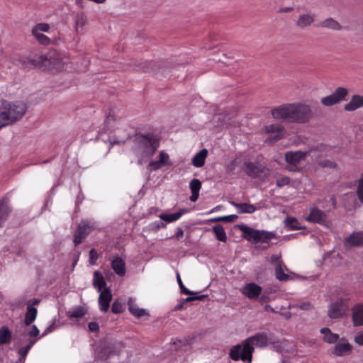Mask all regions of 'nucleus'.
Listing matches in <instances>:
<instances>
[{
    "mask_svg": "<svg viewBox=\"0 0 363 363\" xmlns=\"http://www.w3.org/2000/svg\"><path fill=\"white\" fill-rule=\"evenodd\" d=\"M352 350V347L350 343L340 342L335 346L333 353L336 356L341 357L350 352Z\"/></svg>",
    "mask_w": 363,
    "mask_h": 363,
    "instance_id": "a878e982",
    "label": "nucleus"
},
{
    "mask_svg": "<svg viewBox=\"0 0 363 363\" xmlns=\"http://www.w3.org/2000/svg\"><path fill=\"white\" fill-rule=\"evenodd\" d=\"M354 341L359 345L363 346V333L358 334L354 337Z\"/></svg>",
    "mask_w": 363,
    "mask_h": 363,
    "instance_id": "052dcab7",
    "label": "nucleus"
},
{
    "mask_svg": "<svg viewBox=\"0 0 363 363\" xmlns=\"http://www.w3.org/2000/svg\"><path fill=\"white\" fill-rule=\"evenodd\" d=\"M51 58V57L48 58L46 55H35L33 57L28 58V63L35 67L42 66L50 67L54 63Z\"/></svg>",
    "mask_w": 363,
    "mask_h": 363,
    "instance_id": "dca6fc26",
    "label": "nucleus"
},
{
    "mask_svg": "<svg viewBox=\"0 0 363 363\" xmlns=\"http://www.w3.org/2000/svg\"><path fill=\"white\" fill-rule=\"evenodd\" d=\"M269 301V297L264 295H262L259 298V301L261 303H266Z\"/></svg>",
    "mask_w": 363,
    "mask_h": 363,
    "instance_id": "338daca9",
    "label": "nucleus"
},
{
    "mask_svg": "<svg viewBox=\"0 0 363 363\" xmlns=\"http://www.w3.org/2000/svg\"><path fill=\"white\" fill-rule=\"evenodd\" d=\"M285 225L291 230H301L303 227L294 217H287L284 220Z\"/></svg>",
    "mask_w": 363,
    "mask_h": 363,
    "instance_id": "72a5a7b5",
    "label": "nucleus"
},
{
    "mask_svg": "<svg viewBox=\"0 0 363 363\" xmlns=\"http://www.w3.org/2000/svg\"><path fill=\"white\" fill-rule=\"evenodd\" d=\"M298 308L302 310H310L313 308L312 304L310 302H304L301 304H299Z\"/></svg>",
    "mask_w": 363,
    "mask_h": 363,
    "instance_id": "bf43d9fd",
    "label": "nucleus"
},
{
    "mask_svg": "<svg viewBox=\"0 0 363 363\" xmlns=\"http://www.w3.org/2000/svg\"><path fill=\"white\" fill-rule=\"evenodd\" d=\"M306 220L311 223L325 225L328 221V216L325 211L314 207L311 209Z\"/></svg>",
    "mask_w": 363,
    "mask_h": 363,
    "instance_id": "4468645a",
    "label": "nucleus"
},
{
    "mask_svg": "<svg viewBox=\"0 0 363 363\" xmlns=\"http://www.w3.org/2000/svg\"><path fill=\"white\" fill-rule=\"evenodd\" d=\"M230 203L238 209L239 213H252L257 210V208L250 203L235 201H230Z\"/></svg>",
    "mask_w": 363,
    "mask_h": 363,
    "instance_id": "b1692460",
    "label": "nucleus"
},
{
    "mask_svg": "<svg viewBox=\"0 0 363 363\" xmlns=\"http://www.w3.org/2000/svg\"><path fill=\"white\" fill-rule=\"evenodd\" d=\"M194 341V338L191 337H184L182 339H176L173 342V345L177 350L181 349L183 347L190 345Z\"/></svg>",
    "mask_w": 363,
    "mask_h": 363,
    "instance_id": "e433bc0d",
    "label": "nucleus"
},
{
    "mask_svg": "<svg viewBox=\"0 0 363 363\" xmlns=\"http://www.w3.org/2000/svg\"><path fill=\"white\" fill-rule=\"evenodd\" d=\"M314 21L315 14L303 13L298 16V18L296 22V26L301 29H303L311 26Z\"/></svg>",
    "mask_w": 363,
    "mask_h": 363,
    "instance_id": "6ab92c4d",
    "label": "nucleus"
},
{
    "mask_svg": "<svg viewBox=\"0 0 363 363\" xmlns=\"http://www.w3.org/2000/svg\"><path fill=\"white\" fill-rule=\"evenodd\" d=\"M127 69H132V70H136V71H143V72H148L149 68L147 67V62H143L140 65H130V67L127 68Z\"/></svg>",
    "mask_w": 363,
    "mask_h": 363,
    "instance_id": "de8ad7c7",
    "label": "nucleus"
},
{
    "mask_svg": "<svg viewBox=\"0 0 363 363\" xmlns=\"http://www.w3.org/2000/svg\"><path fill=\"white\" fill-rule=\"evenodd\" d=\"M120 352L116 350V344L111 341L101 342L96 354V359L101 361H106L114 355H119Z\"/></svg>",
    "mask_w": 363,
    "mask_h": 363,
    "instance_id": "0eeeda50",
    "label": "nucleus"
},
{
    "mask_svg": "<svg viewBox=\"0 0 363 363\" xmlns=\"http://www.w3.org/2000/svg\"><path fill=\"white\" fill-rule=\"evenodd\" d=\"M177 282H178V284L179 286V288H180V291H181V293L182 294H186V295H194L196 294L195 292H193L190 290H189L188 289H186L182 279H181V277H180V275L179 274V272L177 273Z\"/></svg>",
    "mask_w": 363,
    "mask_h": 363,
    "instance_id": "37998d69",
    "label": "nucleus"
},
{
    "mask_svg": "<svg viewBox=\"0 0 363 363\" xmlns=\"http://www.w3.org/2000/svg\"><path fill=\"white\" fill-rule=\"evenodd\" d=\"M26 106L23 103H13L0 99V120L6 125L19 121L26 113Z\"/></svg>",
    "mask_w": 363,
    "mask_h": 363,
    "instance_id": "20e7f679",
    "label": "nucleus"
},
{
    "mask_svg": "<svg viewBox=\"0 0 363 363\" xmlns=\"http://www.w3.org/2000/svg\"><path fill=\"white\" fill-rule=\"evenodd\" d=\"M89 330L91 333H99V325L96 322H90L88 325Z\"/></svg>",
    "mask_w": 363,
    "mask_h": 363,
    "instance_id": "864d4df0",
    "label": "nucleus"
},
{
    "mask_svg": "<svg viewBox=\"0 0 363 363\" xmlns=\"http://www.w3.org/2000/svg\"><path fill=\"white\" fill-rule=\"evenodd\" d=\"M38 42L43 45H48L50 43V39L42 33H31Z\"/></svg>",
    "mask_w": 363,
    "mask_h": 363,
    "instance_id": "ea45409f",
    "label": "nucleus"
},
{
    "mask_svg": "<svg viewBox=\"0 0 363 363\" xmlns=\"http://www.w3.org/2000/svg\"><path fill=\"white\" fill-rule=\"evenodd\" d=\"M184 235V230L182 228L179 227L177 229V232L174 235V238L177 240H179Z\"/></svg>",
    "mask_w": 363,
    "mask_h": 363,
    "instance_id": "680f3d73",
    "label": "nucleus"
},
{
    "mask_svg": "<svg viewBox=\"0 0 363 363\" xmlns=\"http://www.w3.org/2000/svg\"><path fill=\"white\" fill-rule=\"evenodd\" d=\"M345 247H358L363 245V232H354L345 238Z\"/></svg>",
    "mask_w": 363,
    "mask_h": 363,
    "instance_id": "f3484780",
    "label": "nucleus"
},
{
    "mask_svg": "<svg viewBox=\"0 0 363 363\" xmlns=\"http://www.w3.org/2000/svg\"><path fill=\"white\" fill-rule=\"evenodd\" d=\"M289 182H290L289 178L287 177H281L277 180V185L278 186H282L289 184Z\"/></svg>",
    "mask_w": 363,
    "mask_h": 363,
    "instance_id": "5fc2aeb1",
    "label": "nucleus"
},
{
    "mask_svg": "<svg viewBox=\"0 0 363 363\" xmlns=\"http://www.w3.org/2000/svg\"><path fill=\"white\" fill-rule=\"evenodd\" d=\"M38 310L33 305L28 304L25 315L24 323L26 325H30L36 318Z\"/></svg>",
    "mask_w": 363,
    "mask_h": 363,
    "instance_id": "bb28decb",
    "label": "nucleus"
},
{
    "mask_svg": "<svg viewBox=\"0 0 363 363\" xmlns=\"http://www.w3.org/2000/svg\"><path fill=\"white\" fill-rule=\"evenodd\" d=\"M361 107H363V96L354 95L350 102L345 105L344 108L347 111H354Z\"/></svg>",
    "mask_w": 363,
    "mask_h": 363,
    "instance_id": "aec40b11",
    "label": "nucleus"
},
{
    "mask_svg": "<svg viewBox=\"0 0 363 363\" xmlns=\"http://www.w3.org/2000/svg\"><path fill=\"white\" fill-rule=\"evenodd\" d=\"M9 200L7 198H3L0 200V225L5 222L11 211L9 206Z\"/></svg>",
    "mask_w": 363,
    "mask_h": 363,
    "instance_id": "4be33fe9",
    "label": "nucleus"
},
{
    "mask_svg": "<svg viewBox=\"0 0 363 363\" xmlns=\"http://www.w3.org/2000/svg\"><path fill=\"white\" fill-rule=\"evenodd\" d=\"M246 174L251 178H258L262 174L266 167L264 164L252 162H245Z\"/></svg>",
    "mask_w": 363,
    "mask_h": 363,
    "instance_id": "ddd939ff",
    "label": "nucleus"
},
{
    "mask_svg": "<svg viewBox=\"0 0 363 363\" xmlns=\"http://www.w3.org/2000/svg\"><path fill=\"white\" fill-rule=\"evenodd\" d=\"M111 299L112 294L110 289L105 288L103 291H101L100 295L99 296V305L101 311H108Z\"/></svg>",
    "mask_w": 363,
    "mask_h": 363,
    "instance_id": "2eb2a0df",
    "label": "nucleus"
},
{
    "mask_svg": "<svg viewBox=\"0 0 363 363\" xmlns=\"http://www.w3.org/2000/svg\"><path fill=\"white\" fill-rule=\"evenodd\" d=\"M86 313V310L82 306L74 308L72 311L67 312V316L69 318H79L83 317Z\"/></svg>",
    "mask_w": 363,
    "mask_h": 363,
    "instance_id": "4c0bfd02",
    "label": "nucleus"
},
{
    "mask_svg": "<svg viewBox=\"0 0 363 363\" xmlns=\"http://www.w3.org/2000/svg\"><path fill=\"white\" fill-rule=\"evenodd\" d=\"M149 166L150 167L151 171H155L158 169H160L162 167H163L162 164L160 162V161H152L150 162Z\"/></svg>",
    "mask_w": 363,
    "mask_h": 363,
    "instance_id": "603ef678",
    "label": "nucleus"
},
{
    "mask_svg": "<svg viewBox=\"0 0 363 363\" xmlns=\"http://www.w3.org/2000/svg\"><path fill=\"white\" fill-rule=\"evenodd\" d=\"M213 233L217 238L220 242H225L227 241V235L224 228L221 225H215L213 228Z\"/></svg>",
    "mask_w": 363,
    "mask_h": 363,
    "instance_id": "f704fd0d",
    "label": "nucleus"
},
{
    "mask_svg": "<svg viewBox=\"0 0 363 363\" xmlns=\"http://www.w3.org/2000/svg\"><path fill=\"white\" fill-rule=\"evenodd\" d=\"M111 267L119 277H123L125 274V264L120 257H116L112 260Z\"/></svg>",
    "mask_w": 363,
    "mask_h": 363,
    "instance_id": "5701e85b",
    "label": "nucleus"
},
{
    "mask_svg": "<svg viewBox=\"0 0 363 363\" xmlns=\"http://www.w3.org/2000/svg\"><path fill=\"white\" fill-rule=\"evenodd\" d=\"M269 343V337L265 333H258L251 336L240 344L231 347L229 357L233 361L242 360L243 362L251 363L255 347H264Z\"/></svg>",
    "mask_w": 363,
    "mask_h": 363,
    "instance_id": "f03ea898",
    "label": "nucleus"
},
{
    "mask_svg": "<svg viewBox=\"0 0 363 363\" xmlns=\"http://www.w3.org/2000/svg\"><path fill=\"white\" fill-rule=\"evenodd\" d=\"M357 194L360 202L363 203V174L358 181Z\"/></svg>",
    "mask_w": 363,
    "mask_h": 363,
    "instance_id": "49530a36",
    "label": "nucleus"
},
{
    "mask_svg": "<svg viewBox=\"0 0 363 363\" xmlns=\"http://www.w3.org/2000/svg\"><path fill=\"white\" fill-rule=\"evenodd\" d=\"M284 269L287 270V268L284 263H279L275 267L276 278L279 281H286L291 278L290 275L284 272Z\"/></svg>",
    "mask_w": 363,
    "mask_h": 363,
    "instance_id": "473e14b6",
    "label": "nucleus"
},
{
    "mask_svg": "<svg viewBox=\"0 0 363 363\" xmlns=\"http://www.w3.org/2000/svg\"><path fill=\"white\" fill-rule=\"evenodd\" d=\"M208 151L206 149L201 150L193 158L192 164L196 167H201L205 164V160L207 156Z\"/></svg>",
    "mask_w": 363,
    "mask_h": 363,
    "instance_id": "c85d7f7f",
    "label": "nucleus"
},
{
    "mask_svg": "<svg viewBox=\"0 0 363 363\" xmlns=\"http://www.w3.org/2000/svg\"><path fill=\"white\" fill-rule=\"evenodd\" d=\"M320 333L324 335L323 340L329 344L336 342L339 339V335L335 333H333L328 328H323L320 330Z\"/></svg>",
    "mask_w": 363,
    "mask_h": 363,
    "instance_id": "7c9ffc66",
    "label": "nucleus"
},
{
    "mask_svg": "<svg viewBox=\"0 0 363 363\" xmlns=\"http://www.w3.org/2000/svg\"><path fill=\"white\" fill-rule=\"evenodd\" d=\"M238 216L237 215H229L223 216V221L227 223H233L238 219Z\"/></svg>",
    "mask_w": 363,
    "mask_h": 363,
    "instance_id": "6e6d98bb",
    "label": "nucleus"
},
{
    "mask_svg": "<svg viewBox=\"0 0 363 363\" xmlns=\"http://www.w3.org/2000/svg\"><path fill=\"white\" fill-rule=\"evenodd\" d=\"M93 286L95 289L98 290V291L101 292L103 291V288H106V283L104 280V278L101 273H100L98 271H96L94 273V281H93Z\"/></svg>",
    "mask_w": 363,
    "mask_h": 363,
    "instance_id": "c756f323",
    "label": "nucleus"
},
{
    "mask_svg": "<svg viewBox=\"0 0 363 363\" xmlns=\"http://www.w3.org/2000/svg\"><path fill=\"white\" fill-rule=\"evenodd\" d=\"M55 329V323H52V325H50V326H48L45 330L43 332L42 336H45L46 335H48V333L52 332Z\"/></svg>",
    "mask_w": 363,
    "mask_h": 363,
    "instance_id": "e2e57ef3",
    "label": "nucleus"
},
{
    "mask_svg": "<svg viewBox=\"0 0 363 363\" xmlns=\"http://www.w3.org/2000/svg\"><path fill=\"white\" fill-rule=\"evenodd\" d=\"M189 188L191 192L189 200L191 202H195L199 199V191L201 189V181L198 179H193L189 183Z\"/></svg>",
    "mask_w": 363,
    "mask_h": 363,
    "instance_id": "412c9836",
    "label": "nucleus"
},
{
    "mask_svg": "<svg viewBox=\"0 0 363 363\" xmlns=\"http://www.w3.org/2000/svg\"><path fill=\"white\" fill-rule=\"evenodd\" d=\"M124 311L123 305L118 300H115L111 306V311L115 314L121 313Z\"/></svg>",
    "mask_w": 363,
    "mask_h": 363,
    "instance_id": "a18cd8bd",
    "label": "nucleus"
},
{
    "mask_svg": "<svg viewBox=\"0 0 363 363\" xmlns=\"http://www.w3.org/2000/svg\"><path fill=\"white\" fill-rule=\"evenodd\" d=\"M159 145V140L152 133L135 134L133 139V150L136 155L140 157L138 164H142L143 159L152 156Z\"/></svg>",
    "mask_w": 363,
    "mask_h": 363,
    "instance_id": "7ed1b4c3",
    "label": "nucleus"
},
{
    "mask_svg": "<svg viewBox=\"0 0 363 363\" xmlns=\"http://www.w3.org/2000/svg\"><path fill=\"white\" fill-rule=\"evenodd\" d=\"M274 119L287 123L303 124L313 117L312 107L306 103H286L271 110Z\"/></svg>",
    "mask_w": 363,
    "mask_h": 363,
    "instance_id": "f257e3e1",
    "label": "nucleus"
},
{
    "mask_svg": "<svg viewBox=\"0 0 363 363\" xmlns=\"http://www.w3.org/2000/svg\"><path fill=\"white\" fill-rule=\"evenodd\" d=\"M195 301L194 296H188L183 300L184 303H188Z\"/></svg>",
    "mask_w": 363,
    "mask_h": 363,
    "instance_id": "774afa93",
    "label": "nucleus"
},
{
    "mask_svg": "<svg viewBox=\"0 0 363 363\" xmlns=\"http://www.w3.org/2000/svg\"><path fill=\"white\" fill-rule=\"evenodd\" d=\"M187 212V210L185 209V208H183V209H181L178 212H176V213H171V214H167V213H162L160 215V218L166 221V222H168V223H172V222H174V221H176L178 219L180 218V217L184 213Z\"/></svg>",
    "mask_w": 363,
    "mask_h": 363,
    "instance_id": "2f4dec72",
    "label": "nucleus"
},
{
    "mask_svg": "<svg viewBox=\"0 0 363 363\" xmlns=\"http://www.w3.org/2000/svg\"><path fill=\"white\" fill-rule=\"evenodd\" d=\"M50 28V26L48 23H40L36 24L31 30V33H41V32H48Z\"/></svg>",
    "mask_w": 363,
    "mask_h": 363,
    "instance_id": "a19ab883",
    "label": "nucleus"
},
{
    "mask_svg": "<svg viewBox=\"0 0 363 363\" xmlns=\"http://www.w3.org/2000/svg\"><path fill=\"white\" fill-rule=\"evenodd\" d=\"M11 340V333L7 327L0 329V345L8 344Z\"/></svg>",
    "mask_w": 363,
    "mask_h": 363,
    "instance_id": "c9c22d12",
    "label": "nucleus"
},
{
    "mask_svg": "<svg viewBox=\"0 0 363 363\" xmlns=\"http://www.w3.org/2000/svg\"><path fill=\"white\" fill-rule=\"evenodd\" d=\"M116 121V116L113 111H111L106 116V120L104 121L105 126L106 129H109L113 127V123Z\"/></svg>",
    "mask_w": 363,
    "mask_h": 363,
    "instance_id": "c03bdc74",
    "label": "nucleus"
},
{
    "mask_svg": "<svg viewBox=\"0 0 363 363\" xmlns=\"http://www.w3.org/2000/svg\"><path fill=\"white\" fill-rule=\"evenodd\" d=\"M318 148H310L308 151H296V152H287L285 154V159L288 164L293 165L296 168V166L300 162L304 160L308 155H311L313 152H318Z\"/></svg>",
    "mask_w": 363,
    "mask_h": 363,
    "instance_id": "1a4fd4ad",
    "label": "nucleus"
},
{
    "mask_svg": "<svg viewBox=\"0 0 363 363\" xmlns=\"http://www.w3.org/2000/svg\"><path fill=\"white\" fill-rule=\"evenodd\" d=\"M30 337H36L39 335V330L35 325H33L30 331L28 332Z\"/></svg>",
    "mask_w": 363,
    "mask_h": 363,
    "instance_id": "4d7b16f0",
    "label": "nucleus"
},
{
    "mask_svg": "<svg viewBox=\"0 0 363 363\" xmlns=\"http://www.w3.org/2000/svg\"><path fill=\"white\" fill-rule=\"evenodd\" d=\"M314 148H318L319 150V151L316 152H313L311 155H308L310 156L312 159H318L320 156H322L323 146V145L316 146Z\"/></svg>",
    "mask_w": 363,
    "mask_h": 363,
    "instance_id": "8fccbe9b",
    "label": "nucleus"
},
{
    "mask_svg": "<svg viewBox=\"0 0 363 363\" xmlns=\"http://www.w3.org/2000/svg\"><path fill=\"white\" fill-rule=\"evenodd\" d=\"M352 323L354 326L363 325V303L355 304L352 308Z\"/></svg>",
    "mask_w": 363,
    "mask_h": 363,
    "instance_id": "a211bd4d",
    "label": "nucleus"
},
{
    "mask_svg": "<svg viewBox=\"0 0 363 363\" xmlns=\"http://www.w3.org/2000/svg\"><path fill=\"white\" fill-rule=\"evenodd\" d=\"M93 230V226L89 223L82 221L80 223L76 230L73 242L75 246H77L83 242L86 237L89 235Z\"/></svg>",
    "mask_w": 363,
    "mask_h": 363,
    "instance_id": "9b49d317",
    "label": "nucleus"
},
{
    "mask_svg": "<svg viewBox=\"0 0 363 363\" xmlns=\"http://www.w3.org/2000/svg\"><path fill=\"white\" fill-rule=\"evenodd\" d=\"M35 342H36L35 340H31L29 342L28 345H26V347H23L19 350L18 353L20 354V357H19L20 362L25 360L28 352H29V350H30L32 346L35 343Z\"/></svg>",
    "mask_w": 363,
    "mask_h": 363,
    "instance_id": "58836bf2",
    "label": "nucleus"
},
{
    "mask_svg": "<svg viewBox=\"0 0 363 363\" xmlns=\"http://www.w3.org/2000/svg\"><path fill=\"white\" fill-rule=\"evenodd\" d=\"M347 299L340 298L328 306V315L331 319L343 318L348 311Z\"/></svg>",
    "mask_w": 363,
    "mask_h": 363,
    "instance_id": "423d86ee",
    "label": "nucleus"
},
{
    "mask_svg": "<svg viewBox=\"0 0 363 363\" xmlns=\"http://www.w3.org/2000/svg\"><path fill=\"white\" fill-rule=\"evenodd\" d=\"M348 91L344 87H337L335 91L329 96L321 99V103L325 106H331L343 101Z\"/></svg>",
    "mask_w": 363,
    "mask_h": 363,
    "instance_id": "6e6552de",
    "label": "nucleus"
},
{
    "mask_svg": "<svg viewBox=\"0 0 363 363\" xmlns=\"http://www.w3.org/2000/svg\"><path fill=\"white\" fill-rule=\"evenodd\" d=\"M280 256H278L277 255H273L271 257L270 262L272 264H275L276 266L278 265L279 263H283V262L280 259Z\"/></svg>",
    "mask_w": 363,
    "mask_h": 363,
    "instance_id": "13d9d810",
    "label": "nucleus"
},
{
    "mask_svg": "<svg viewBox=\"0 0 363 363\" xmlns=\"http://www.w3.org/2000/svg\"><path fill=\"white\" fill-rule=\"evenodd\" d=\"M318 26L333 30H340L342 29L340 23L333 18H328L320 21Z\"/></svg>",
    "mask_w": 363,
    "mask_h": 363,
    "instance_id": "393cba45",
    "label": "nucleus"
},
{
    "mask_svg": "<svg viewBox=\"0 0 363 363\" xmlns=\"http://www.w3.org/2000/svg\"><path fill=\"white\" fill-rule=\"evenodd\" d=\"M318 165L322 168L335 169L337 166V163L330 160H322L318 162Z\"/></svg>",
    "mask_w": 363,
    "mask_h": 363,
    "instance_id": "79ce46f5",
    "label": "nucleus"
},
{
    "mask_svg": "<svg viewBox=\"0 0 363 363\" xmlns=\"http://www.w3.org/2000/svg\"><path fill=\"white\" fill-rule=\"evenodd\" d=\"M185 303L182 301L180 303L175 306V311H181L184 308Z\"/></svg>",
    "mask_w": 363,
    "mask_h": 363,
    "instance_id": "69168bd1",
    "label": "nucleus"
},
{
    "mask_svg": "<svg viewBox=\"0 0 363 363\" xmlns=\"http://www.w3.org/2000/svg\"><path fill=\"white\" fill-rule=\"evenodd\" d=\"M128 304L130 313L136 318H139L145 315H147V313L145 311V309L139 308L138 307H137V306L134 303V301L133 300V298H129Z\"/></svg>",
    "mask_w": 363,
    "mask_h": 363,
    "instance_id": "cd10ccee",
    "label": "nucleus"
},
{
    "mask_svg": "<svg viewBox=\"0 0 363 363\" xmlns=\"http://www.w3.org/2000/svg\"><path fill=\"white\" fill-rule=\"evenodd\" d=\"M98 257L99 256L97 251L94 248L91 249V250L89 251V264L91 265L96 264Z\"/></svg>",
    "mask_w": 363,
    "mask_h": 363,
    "instance_id": "09e8293b",
    "label": "nucleus"
},
{
    "mask_svg": "<svg viewBox=\"0 0 363 363\" xmlns=\"http://www.w3.org/2000/svg\"><path fill=\"white\" fill-rule=\"evenodd\" d=\"M238 227L242 233V237L254 244L268 243L272 239L277 238L273 232L255 230L245 225H239Z\"/></svg>",
    "mask_w": 363,
    "mask_h": 363,
    "instance_id": "39448f33",
    "label": "nucleus"
},
{
    "mask_svg": "<svg viewBox=\"0 0 363 363\" xmlns=\"http://www.w3.org/2000/svg\"><path fill=\"white\" fill-rule=\"evenodd\" d=\"M160 159L159 161L162 164V165L169 164L167 162V160L169 159V155L163 151L160 152Z\"/></svg>",
    "mask_w": 363,
    "mask_h": 363,
    "instance_id": "3c124183",
    "label": "nucleus"
},
{
    "mask_svg": "<svg viewBox=\"0 0 363 363\" xmlns=\"http://www.w3.org/2000/svg\"><path fill=\"white\" fill-rule=\"evenodd\" d=\"M262 288L255 283H247L244 285L241 292L250 300H256L261 295Z\"/></svg>",
    "mask_w": 363,
    "mask_h": 363,
    "instance_id": "f8f14e48",
    "label": "nucleus"
},
{
    "mask_svg": "<svg viewBox=\"0 0 363 363\" xmlns=\"http://www.w3.org/2000/svg\"><path fill=\"white\" fill-rule=\"evenodd\" d=\"M265 131L269 135L267 139L269 143H276L284 138L286 130L284 127L278 123L270 124L264 127Z\"/></svg>",
    "mask_w": 363,
    "mask_h": 363,
    "instance_id": "9d476101",
    "label": "nucleus"
},
{
    "mask_svg": "<svg viewBox=\"0 0 363 363\" xmlns=\"http://www.w3.org/2000/svg\"><path fill=\"white\" fill-rule=\"evenodd\" d=\"M293 8L292 7H285V8H282L279 10V12L281 13H289V12H291V11H293Z\"/></svg>",
    "mask_w": 363,
    "mask_h": 363,
    "instance_id": "0e129e2a",
    "label": "nucleus"
}]
</instances>
